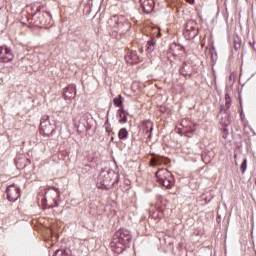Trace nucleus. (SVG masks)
Wrapping results in <instances>:
<instances>
[{
	"label": "nucleus",
	"mask_w": 256,
	"mask_h": 256,
	"mask_svg": "<svg viewBox=\"0 0 256 256\" xmlns=\"http://www.w3.org/2000/svg\"><path fill=\"white\" fill-rule=\"evenodd\" d=\"M7 197L8 201H11V203H15L21 197V188H19L17 185L12 184L8 186L7 190Z\"/></svg>",
	"instance_id": "nucleus-6"
},
{
	"label": "nucleus",
	"mask_w": 256,
	"mask_h": 256,
	"mask_svg": "<svg viewBox=\"0 0 256 256\" xmlns=\"http://www.w3.org/2000/svg\"><path fill=\"white\" fill-rule=\"evenodd\" d=\"M13 51L7 46H0V63H10L13 61Z\"/></svg>",
	"instance_id": "nucleus-7"
},
{
	"label": "nucleus",
	"mask_w": 256,
	"mask_h": 256,
	"mask_svg": "<svg viewBox=\"0 0 256 256\" xmlns=\"http://www.w3.org/2000/svg\"><path fill=\"white\" fill-rule=\"evenodd\" d=\"M117 177L118 175L115 171L102 169L99 174L98 181L104 189H111V187H113L117 182Z\"/></svg>",
	"instance_id": "nucleus-2"
},
{
	"label": "nucleus",
	"mask_w": 256,
	"mask_h": 256,
	"mask_svg": "<svg viewBox=\"0 0 256 256\" xmlns=\"http://www.w3.org/2000/svg\"><path fill=\"white\" fill-rule=\"evenodd\" d=\"M113 103L116 107H121V105H123V101H121V98H114Z\"/></svg>",
	"instance_id": "nucleus-19"
},
{
	"label": "nucleus",
	"mask_w": 256,
	"mask_h": 256,
	"mask_svg": "<svg viewBox=\"0 0 256 256\" xmlns=\"http://www.w3.org/2000/svg\"><path fill=\"white\" fill-rule=\"evenodd\" d=\"M227 135H229V132L227 131V128H224L223 129V137H224V139L227 138Z\"/></svg>",
	"instance_id": "nucleus-22"
},
{
	"label": "nucleus",
	"mask_w": 256,
	"mask_h": 256,
	"mask_svg": "<svg viewBox=\"0 0 256 256\" xmlns=\"http://www.w3.org/2000/svg\"><path fill=\"white\" fill-rule=\"evenodd\" d=\"M202 160H203V162L206 163V165H207L208 163H211V156H209V155H207V154H203V155H202Z\"/></svg>",
	"instance_id": "nucleus-17"
},
{
	"label": "nucleus",
	"mask_w": 256,
	"mask_h": 256,
	"mask_svg": "<svg viewBox=\"0 0 256 256\" xmlns=\"http://www.w3.org/2000/svg\"><path fill=\"white\" fill-rule=\"evenodd\" d=\"M147 53H153L155 51V41L151 40L147 43Z\"/></svg>",
	"instance_id": "nucleus-15"
},
{
	"label": "nucleus",
	"mask_w": 256,
	"mask_h": 256,
	"mask_svg": "<svg viewBox=\"0 0 256 256\" xmlns=\"http://www.w3.org/2000/svg\"><path fill=\"white\" fill-rule=\"evenodd\" d=\"M188 3H193L195 0H187Z\"/></svg>",
	"instance_id": "nucleus-23"
},
{
	"label": "nucleus",
	"mask_w": 256,
	"mask_h": 256,
	"mask_svg": "<svg viewBox=\"0 0 256 256\" xmlns=\"http://www.w3.org/2000/svg\"><path fill=\"white\" fill-rule=\"evenodd\" d=\"M225 99H226V107L229 108V106L231 105V97H229V94L225 95Z\"/></svg>",
	"instance_id": "nucleus-20"
},
{
	"label": "nucleus",
	"mask_w": 256,
	"mask_h": 256,
	"mask_svg": "<svg viewBox=\"0 0 256 256\" xmlns=\"http://www.w3.org/2000/svg\"><path fill=\"white\" fill-rule=\"evenodd\" d=\"M120 117L119 123H127V116L120 114Z\"/></svg>",
	"instance_id": "nucleus-21"
},
{
	"label": "nucleus",
	"mask_w": 256,
	"mask_h": 256,
	"mask_svg": "<svg viewBox=\"0 0 256 256\" xmlns=\"http://www.w3.org/2000/svg\"><path fill=\"white\" fill-rule=\"evenodd\" d=\"M131 232L125 229H119L113 236L110 247L114 253L125 251L126 247L131 243Z\"/></svg>",
	"instance_id": "nucleus-1"
},
{
	"label": "nucleus",
	"mask_w": 256,
	"mask_h": 256,
	"mask_svg": "<svg viewBox=\"0 0 256 256\" xmlns=\"http://www.w3.org/2000/svg\"><path fill=\"white\" fill-rule=\"evenodd\" d=\"M140 5L144 13H153V10L155 9V0H140Z\"/></svg>",
	"instance_id": "nucleus-10"
},
{
	"label": "nucleus",
	"mask_w": 256,
	"mask_h": 256,
	"mask_svg": "<svg viewBox=\"0 0 256 256\" xmlns=\"http://www.w3.org/2000/svg\"><path fill=\"white\" fill-rule=\"evenodd\" d=\"M125 61L127 63H139V56L137 52H131L130 54L125 56Z\"/></svg>",
	"instance_id": "nucleus-12"
},
{
	"label": "nucleus",
	"mask_w": 256,
	"mask_h": 256,
	"mask_svg": "<svg viewBox=\"0 0 256 256\" xmlns=\"http://www.w3.org/2000/svg\"><path fill=\"white\" fill-rule=\"evenodd\" d=\"M108 25L110 28H112V31H119V29L123 28V17H119V16H112L109 20H108Z\"/></svg>",
	"instance_id": "nucleus-9"
},
{
	"label": "nucleus",
	"mask_w": 256,
	"mask_h": 256,
	"mask_svg": "<svg viewBox=\"0 0 256 256\" xmlns=\"http://www.w3.org/2000/svg\"><path fill=\"white\" fill-rule=\"evenodd\" d=\"M34 23L40 25L41 27H47L51 25V14L49 12H38L33 16Z\"/></svg>",
	"instance_id": "nucleus-4"
},
{
	"label": "nucleus",
	"mask_w": 256,
	"mask_h": 256,
	"mask_svg": "<svg viewBox=\"0 0 256 256\" xmlns=\"http://www.w3.org/2000/svg\"><path fill=\"white\" fill-rule=\"evenodd\" d=\"M162 163H163V159H161V158H153L151 160V166L152 167H155L157 165H161Z\"/></svg>",
	"instance_id": "nucleus-16"
},
{
	"label": "nucleus",
	"mask_w": 256,
	"mask_h": 256,
	"mask_svg": "<svg viewBox=\"0 0 256 256\" xmlns=\"http://www.w3.org/2000/svg\"><path fill=\"white\" fill-rule=\"evenodd\" d=\"M77 95V88H75V85H69L64 89V98L66 101H71V99H75V96Z\"/></svg>",
	"instance_id": "nucleus-11"
},
{
	"label": "nucleus",
	"mask_w": 256,
	"mask_h": 256,
	"mask_svg": "<svg viewBox=\"0 0 256 256\" xmlns=\"http://www.w3.org/2000/svg\"><path fill=\"white\" fill-rule=\"evenodd\" d=\"M143 131H144V133H146V135L151 133V131H153V122L145 121L143 123Z\"/></svg>",
	"instance_id": "nucleus-13"
},
{
	"label": "nucleus",
	"mask_w": 256,
	"mask_h": 256,
	"mask_svg": "<svg viewBox=\"0 0 256 256\" xmlns=\"http://www.w3.org/2000/svg\"><path fill=\"white\" fill-rule=\"evenodd\" d=\"M40 129L46 135H53V133H55V130L53 129V125H51V122L49 121V116H44L42 118L40 122Z\"/></svg>",
	"instance_id": "nucleus-8"
},
{
	"label": "nucleus",
	"mask_w": 256,
	"mask_h": 256,
	"mask_svg": "<svg viewBox=\"0 0 256 256\" xmlns=\"http://www.w3.org/2000/svg\"><path fill=\"white\" fill-rule=\"evenodd\" d=\"M240 171L242 173H244L245 171H247V159H244V161L242 162L241 166H240Z\"/></svg>",
	"instance_id": "nucleus-18"
},
{
	"label": "nucleus",
	"mask_w": 256,
	"mask_h": 256,
	"mask_svg": "<svg viewBox=\"0 0 256 256\" xmlns=\"http://www.w3.org/2000/svg\"><path fill=\"white\" fill-rule=\"evenodd\" d=\"M197 22L195 20H189L186 23L185 29H184V36L186 39H195L197 37Z\"/></svg>",
	"instance_id": "nucleus-5"
},
{
	"label": "nucleus",
	"mask_w": 256,
	"mask_h": 256,
	"mask_svg": "<svg viewBox=\"0 0 256 256\" xmlns=\"http://www.w3.org/2000/svg\"><path fill=\"white\" fill-rule=\"evenodd\" d=\"M156 179L160 185L166 187V189H171L173 187V183L175 180L173 179V174L169 172L167 169H160L156 172Z\"/></svg>",
	"instance_id": "nucleus-3"
},
{
	"label": "nucleus",
	"mask_w": 256,
	"mask_h": 256,
	"mask_svg": "<svg viewBox=\"0 0 256 256\" xmlns=\"http://www.w3.org/2000/svg\"><path fill=\"white\" fill-rule=\"evenodd\" d=\"M119 139H127L129 137V132L126 128H121L118 132Z\"/></svg>",
	"instance_id": "nucleus-14"
}]
</instances>
